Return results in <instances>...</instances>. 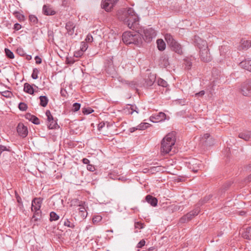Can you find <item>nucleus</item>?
<instances>
[{
	"label": "nucleus",
	"mask_w": 251,
	"mask_h": 251,
	"mask_svg": "<svg viewBox=\"0 0 251 251\" xmlns=\"http://www.w3.org/2000/svg\"><path fill=\"white\" fill-rule=\"evenodd\" d=\"M85 204V203L82 202L81 204H79V206H80V208H79V212L81 213V216L83 217H86L87 215V214L85 215L86 210L85 209L84 205Z\"/></svg>",
	"instance_id": "29"
},
{
	"label": "nucleus",
	"mask_w": 251,
	"mask_h": 251,
	"mask_svg": "<svg viewBox=\"0 0 251 251\" xmlns=\"http://www.w3.org/2000/svg\"><path fill=\"white\" fill-rule=\"evenodd\" d=\"M204 144L207 146H212L214 144V139L210 136L208 140H205Z\"/></svg>",
	"instance_id": "37"
},
{
	"label": "nucleus",
	"mask_w": 251,
	"mask_h": 251,
	"mask_svg": "<svg viewBox=\"0 0 251 251\" xmlns=\"http://www.w3.org/2000/svg\"><path fill=\"white\" fill-rule=\"evenodd\" d=\"M239 66L243 69L251 72V60H245L241 62Z\"/></svg>",
	"instance_id": "16"
},
{
	"label": "nucleus",
	"mask_w": 251,
	"mask_h": 251,
	"mask_svg": "<svg viewBox=\"0 0 251 251\" xmlns=\"http://www.w3.org/2000/svg\"><path fill=\"white\" fill-rule=\"evenodd\" d=\"M200 55L201 60L203 62H208L212 60L208 47L201 50H200Z\"/></svg>",
	"instance_id": "8"
},
{
	"label": "nucleus",
	"mask_w": 251,
	"mask_h": 251,
	"mask_svg": "<svg viewBox=\"0 0 251 251\" xmlns=\"http://www.w3.org/2000/svg\"><path fill=\"white\" fill-rule=\"evenodd\" d=\"M242 237L246 239L251 240V226L246 228V230L242 233Z\"/></svg>",
	"instance_id": "23"
},
{
	"label": "nucleus",
	"mask_w": 251,
	"mask_h": 251,
	"mask_svg": "<svg viewBox=\"0 0 251 251\" xmlns=\"http://www.w3.org/2000/svg\"><path fill=\"white\" fill-rule=\"evenodd\" d=\"M211 135L209 133H205L204 134L202 137H201V141L202 144H204L206 140H208Z\"/></svg>",
	"instance_id": "46"
},
{
	"label": "nucleus",
	"mask_w": 251,
	"mask_h": 251,
	"mask_svg": "<svg viewBox=\"0 0 251 251\" xmlns=\"http://www.w3.org/2000/svg\"><path fill=\"white\" fill-rule=\"evenodd\" d=\"M0 94L1 96L7 98H11L13 96L12 93L11 91L8 90L0 92Z\"/></svg>",
	"instance_id": "32"
},
{
	"label": "nucleus",
	"mask_w": 251,
	"mask_h": 251,
	"mask_svg": "<svg viewBox=\"0 0 251 251\" xmlns=\"http://www.w3.org/2000/svg\"><path fill=\"white\" fill-rule=\"evenodd\" d=\"M84 52L80 49L79 50L76 51L74 52V56L77 58L80 57L83 54Z\"/></svg>",
	"instance_id": "47"
},
{
	"label": "nucleus",
	"mask_w": 251,
	"mask_h": 251,
	"mask_svg": "<svg viewBox=\"0 0 251 251\" xmlns=\"http://www.w3.org/2000/svg\"><path fill=\"white\" fill-rule=\"evenodd\" d=\"M82 110L83 113L86 115L91 114L94 112V110L90 107L83 108Z\"/></svg>",
	"instance_id": "41"
},
{
	"label": "nucleus",
	"mask_w": 251,
	"mask_h": 251,
	"mask_svg": "<svg viewBox=\"0 0 251 251\" xmlns=\"http://www.w3.org/2000/svg\"><path fill=\"white\" fill-rule=\"evenodd\" d=\"M40 104L43 107H46L49 102V99L47 97L45 96H41L39 97Z\"/></svg>",
	"instance_id": "24"
},
{
	"label": "nucleus",
	"mask_w": 251,
	"mask_h": 251,
	"mask_svg": "<svg viewBox=\"0 0 251 251\" xmlns=\"http://www.w3.org/2000/svg\"><path fill=\"white\" fill-rule=\"evenodd\" d=\"M17 52L21 56H24L25 55L24 51L22 48H18Z\"/></svg>",
	"instance_id": "56"
},
{
	"label": "nucleus",
	"mask_w": 251,
	"mask_h": 251,
	"mask_svg": "<svg viewBox=\"0 0 251 251\" xmlns=\"http://www.w3.org/2000/svg\"><path fill=\"white\" fill-rule=\"evenodd\" d=\"M82 162L84 164H87L88 165V164H89L90 161L87 158H85L82 159Z\"/></svg>",
	"instance_id": "60"
},
{
	"label": "nucleus",
	"mask_w": 251,
	"mask_h": 251,
	"mask_svg": "<svg viewBox=\"0 0 251 251\" xmlns=\"http://www.w3.org/2000/svg\"><path fill=\"white\" fill-rule=\"evenodd\" d=\"M58 126L57 122L55 120H53L51 121L50 122H48V127L50 129H54L56 128Z\"/></svg>",
	"instance_id": "31"
},
{
	"label": "nucleus",
	"mask_w": 251,
	"mask_h": 251,
	"mask_svg": "<svg viewBox=\"0 0 251 251\" xmlns=\"http://www.w3.org/2000/svg\"><path fill=\"white\" fill-rule=\"evenodd\" d=\"M146 201L152 206H156L158 202V200L156 198L150 195L146 196Z\"/></svg>",
	"instance_id": "19"
},
{
	"label": "nucleus",
	"mask_w": 251,
	"mask_h": 251,
	"mask_svg": "<svg viewBox=\"0 0 251 251\" xmlns=\"http://www.w3.org/2000/svg\"><path fill=\"white\" fill-rule=\"evenodd\" d=\"M165 39L168 44L170 46L176 41L171 34L167 33L165 35Z\"/></svg>",
	"instance_id": "25"
},
{
	"label": "nucleus",
	"mask_w": 251,
	"mask_h": 251,
	"mask_svg": "<svg viewBox=\"0 0 251 251\" xmlns=\"http://www.w3.org/2000/svg\"><path fill=\"white\" fill-rule=\"evenodd\" d=\"M246 181L247 182H250L251 181V174L247 177Z\"/></svg>",
	"instance_id": "64"
},
{
	"label": "nucleus",
	"mask_w": 251,
	"mask_h": 251,
	"mask_svg": "<svg viewBox=\"0 0 251 251\" xmlns=\"http://www.w3.org/2000/svg\"><path fill=\"white\" fill-rule=\"evenodd\" d=\"M199 207H197L194 210L188 213L186 215L182 217L180 220V223H185L192 220L195 216L197 215L200 212Z\"/></svg>",
	"instance_id": "5"
},
{
	"label": "nucleus",
	"mask_w": 251,
	"mask_h": 251,
	"mask_svg": "<svg viewBox=\"0 0 251 251\" xmlns=\"http://www.w3.org/2000/svg\"><path fill=\"white\" fill-rule=\"evenodd\" d=\"M195 60V57L193 56H188L185 58L184 59L185 69L187 70H190L192 66V63Z\"/></svg>",
	"instance_id": "12"
},
{
	"label": "nucleus",
	"mask_w": 251,
	"mask_h": 251,
	"mask_svg": "<svg viewBox=\"0 0 251 251\" xmlns=\"http://www.w3.org/2000/svg\"><path fill=\"white\" fill-rule=\"evenodd\" d=\"M80 108V104L75 102L73 104L72 110L74 112L77 111Z\"/></svg>",
	"instance_id": "48"
},
{
	"label": "nucleus",
	"mask_w": 251,
	"mask_h": 251,
	"mask_svg": "<svg viewBox=\"0 0 251 251\" xmlns=\"http://www.w3.org/2000/svg\"><path fill=\"white\" fill-rule=\"evenodd\" d=\"M157 116L158 117V118H157V120L162 121L165 119L166 114L164 113L160 112Z\"/></svg>",
	"instance_id": "50"
},
{
	"label": "nucleus",
	"mask_w": 251,
	"mask_h": 251,
	"mask_svg": "<svg viewBox=\"0 0 251 251\" xmlns=\"http://www.w3.org/2000/svg\"><path fill=\"white\" fill-rule=\"evenodd\" d=\"M59 218V216L54 212H51L50 213V221H56Z\"/></svg>",
	"instance_id": "34"
},
{
	"label": "nucleus",
	"mask_w": 251,
	"mask_h": 251,
	"mask_svg": "<svg viewBox=\"0 0 251 251\" xmlns=\"http://www.w3.org/2000/svg\"><path fill=\"white\" fill-rule=\"evenodd\" d=\"M241 91L245 96H251V78L244 82L241 85Z\"/></svg>",
	"instance_id": "6"
},
{
	"label": "nucleus",
	"mask_w": 251,
	"mask_h": 251,
	"mask_svg": "<svg viewBox=\"0 0 251 251\" xmlns=\"http://www.w3.org/2000/svg\"><path fill=\"white\" fill-rule=\"evenodd\" d=\"M135 31L125 32L122 35V40L125 44H134L136 45H140L142 42V39L138 29L135 30Z\"/></svg>",
	"instance_id": "2"
},
{
	"label": "nucleus",
	"mask_w": 251,
	"mask_h": 251,
	"mask_svg": "<svg viewBox=\"0 0 251 251\" xmlns=\"http://www.w3.org/2000/svg\"><path fill=\"white\" fill-rule=\"evenodd\" d=\"M193 41L194 45L199 48L200 50L208 47L206 41L202 40L198 36H194Z\"/></svg>",
	"instance_id": "9"
},
{
	"label": "nucleus",
	"mask_w": 251,
	"mask_h": 251,
	"mask_svg": "<svg viewBox=\"0 0 251 251\" xmlns=\"http://www.w3.org/2000/svg\"><path fill=\"white\" fill-rule=\"evenodd\" d=\"M219 50L221 55L224 56L226 55V53L229 50L228 47L225 46H222L220 48Z\"/></svg>",
	"instance_id": "30"
},
{
	"label": "nucleus",
	"mask_w": 251,
	"mask_h": 251,
	"mask_svg": "<svg viewBox=\"0 0 251 251\" xmlns=\"http://www.w3.org/2000/svg\"><path fill=\"white\" fill-rule=\"evenodd\" d=\"M85 40L88 43H92L93 41V38L90 34H88L86 36Z\"/></svg>",
	"instance_id": "53"
},
{
	"label": "nucleus",
	"mask_w": 251,
	"mask_h": 251,
	"mask_svg": "<svg viewBox=\"0 0 251 251\" xmlns=\"http://www.w3.org/2000/svg\"><path fill=\"white\" fill-rule=\"evenodd\" d=\"M65 28L70 35H72L74 33L75 25L73 22H67L66 24Z\"/></svg>",
	"instance_id": "20"
},
{
	"label": "nucleus",
	"mask_w": 251,
	"mask_h": 251,
	"mask_svg": "<svg viewBox=\"0 0 251 251\" xmlns=\"http://www.w3.org/2000/svg\"><path fill=\"white\" fill-rule=\"evenodd\" d=\"M22 28V25L18 24L16 23L14 25V29L16 30H19Z\"/></svg>",
	"instance_id": "57"
},
{
	"label": "nucleus",
	"mask_w": 251,
	"mask_h": 251,
	"mask_svg": "<svg viewBox=\"0 0 251 251\" xmlns=\"http://www.w3.org/2000/svg\"><path fill=\"white\" fill-rule=\"evenodd\" d=\"M170 47L172 49L176 52L181 54L182 52V48L181 45L176 41H175L172 45H171Z\"/></svg>",
	"instance_id": "17"
},
{
	"label": "nucleus",
	"mask_w": 251,
	"mask_h": 251,
	"mask_svg": "<svg viewBox=\"0 0 251 251\" xmlns=\"http://www.w3.org/2000/svg\"><path fill=\"white\" fill-rule=\"evenodd\" d=\"M126 109L127 110H130L129 111L128 113L129 114H132L134 112H136V113H139L138 108L135 105H128Z\"/></svg>",
	"instance_id": "27"
},
{
	"label": "nucleus",
	"mask_w": 251,
	"mask_h": 251,
	"mask_svg": "<svg viewBox=\"0 0 251 251\" xmlns=\"http://www.w3.org/2000/svg\"><path fill=\"white\" fill-rule=\"evenodd\" d=\"M157 84L159 86H161L163 87H166L168 86L167 82L162 78H159L157 80Z\"/></svg>",
	"instance_id": "36"
},
{
	"label": "nucleus",
	"mask_w": 251,
	"mask_h": 251,
	"mask_svg": "<svg viewBox=\"0 0 251 251\" xmlns=\"http://www.w3.org/2000/svg\"><path fill=\"white\" fill-rule=\"evenodd\" d=\"M118 0H102L101 8L107 12L110 11Z\"/></svg>",
	"instance_id": "7"
},
{
	"label": "nucleus",
	"mask_w": 251,
	"mask_h": 251,
	"mask_svg": "<svg viewBox=\"0 0 251 251\" xmlns=\"http://www.w3.org/2000/svg\"><path fill=\"white\" fill-rule=\"evenodd\" d=\"M250 47H251V41L241 40L239 50H247Z\"/></svg>",
	"instance_id": "21"
},
{
	"label": "nucleus",
	"mask_w": 251,
	"mask_h": 251,
	"mask_svg": "<svg viewBox=\"0 0 251 251\" xmlns=\"http://www.w3.org/2000/svg\"><path fill=\"white\" fill-rule=\"evenodd\" d=\"M43 199L41 198H35L32 201L31 209L38 213V211L40 210L42 203Z\"/></svg>",
	"instance_id": "11"
},
{
	"label": "nucleus",
	"mask_w": 251,
	"mask_h": 251,
	"mask_svg": "<svg viewBox=\"0 0 251 251\" xmlns=\"http://www.w3.org/2000/svg\"><path fill=\"white\" fill-rule=\"evenodd\" d=\"M148 126V124L146 123H141L138 126H137L136 129H139V130H144L146 129Z\"/></svg>",
	"instance_id": "40"
},
{
	"label": "nucleus",
	"mask_w": 251,
	"mask_h": 251,
	"mask_svg": "<svg viewBox=\"0 0 251 251\" xmlns=\"http://www.w3.org/2000/svg\"><path fill=\"white\" fill-rule=\"evenodd\" d=\"M17 202L20 204H22V201L21 198L19 196L16 197Z\"/></svg>",
	"instance_id": "63"
},
{
	"label": "nucleus",
	"mask_w": 251,
	"mask_h": 251,
	"mask_svg": "<svg viewBox=\"0 0 251 251\" xmlns=\"http://www.w3.org/2000/svg\"><path fill=\"white\" fill-rule=\"evenodd\" d=\"M238 137L245 141H248L251 139V131H245L239 134Z\"/></svg>",
	"instance_id": "15"
},
{
	"label": "nucleus",
	"mask_w": 251,
	"mask_h": 251,
	"mask_svg": "<svg viewBox=\"0 0 251 251\" xmlns=\"http://www.w3.org/2000/svg\"><path fill=\"white\" fill-rule=\"evenodd\" d=\"M88 46L87 44L85 43V42H82L81 43V47L80 48V49L83 52H84L88 48Z\"/></svg>",
	"instance_id": "54"
},
{
	"label": "nucleus",
	"mask_w": 251,
	"mask_h": 251,
	"mask_svg": "<svg viewBox=\"0 0 251 251\" xmlns=\"http://www.w3.org/2000/svg\"><path fill=\"white\" fill-rule=\"evenodd\" d=\"M205 94V92L202 90L198 93L195 94L196 97H202Z\"/></svg>",
	"instance_id": "55"
},
{
	"label": "nucleus",
	"mask_w": 251,
	"mask_h": 251,
	"mask_svg": "<svg viewBox=\"0 0 251 251\" xmlns=\"http://www.w3.org/2000/svg\"><path fill=\"white\" fill-rule=\"evenodd\" d=\"M87 169L88 170L93 172L95 170V167L92 165L88 164L87 166Z\"/></svg>",
	"instance_id": "58"
},
{
	"label": "nucleus",
	"mask_w": 251,
	"mask_h": 251,
	"mask_svg": "<svg viewBox=\"0 0 251 251\" xmlns=\"http://www.w3.org/2000/svg\"><path fill=\"white\" fill-rule=\"evenodd\" d=\"M46 115L47 117V120L48 122H50L51 121L54 120L53 116H52L50 110H48L46 111Z\"/></svg>",
	"instance_id": "45"
},
{
	"label": "nucleus",
	"mask_w": 251,
	"mask_h": 251,
	"mask_svg": "<svg viewBox=\"0 0 251 251\" xmlns=\"http://www.w3.org/2000/svg\"><path fill=\"white\" fill-rule=\"evenodd\" d=\"M19 108L21 111H25L27 108V105L24 102H20L19 104Z\"/></svg>",
	"instance_id": "44"
},
{
	"label": "nucleus",
	"mask_w": 251,
	"mask_h": 251,
	"mask_svg": "<svg viewBox=\"0 0 251 251\" xmlns=\"http://www.w3.org/2000/svg\"><path fill=\"white\" fill-rule=\"evenodd\" d=\"M24 91L30 95H33L34 92L33 87L28 83L24 84Z\"/></svg>",
	"instance_id": "22"
},
{
	"label": "nucleus",
	"mask_w": 251,
	"mask_h": 251,
	"mask_svg": "<svg viewBox=\"0 0 251 251\" xmlns=\"http://www.w3.org/2000/svg\"><path fill=\"white\" fill-rule=\"evenodd\" d=\"M134 226L135 228L142 229L144 227L143 224L139 222L135 223Z\"/></svg>",
	"instance_id": "52"
},
{
	"label": "nucleus",
	"mask_w": 251,
	"mask_h": 251,
	"mask_svg": "<svg viewBox=\"0 0 251 251\" xmlns=\"http://www.w3.org/2000/svg\"><path fill=\"white\" fill-rule=\"evenodd\" d=\"M43 13L46 15H54L56 12L50 6L45 5L43 7Z\"/></svg>",
	"instance_id": "14"
},
{
	"label": "nucleus",
	"mask_w": 251,
	"mask_h": 251,
	"mask_svg": "<svg viewBox=\"0 0 251 251\" xmlns=\"http://www.w3.org/2000/svg\"><path fill=\"white\" fill-rule=\"evenodd\" d=\"M29 20L32 25H35L37 24L38 23L37 18L33 15H29Z\"/></svg>",
	"instance_id": "35"
},
{
	"label": "nucleus",
	"mask_w": 251,
	"mask_h": 251,
	"mask_svg": "<svg viewBox=\"0 0 251 251\" xmlns=\"http://www.w3.org/2000/svg\"><path fill=\"white\" fill-rule=\"evenodd\" d=\"M138 30L142 39L143 38L146 42H151L156 35L155 30L151 27L146 29L140 28Z\"/></svg>",
	"instance_id": "4"
},
{
	"label": "nucleus",
	"mask_w": 251,
	"mask_h": 251,
	"mask_svg": "<svg viewBox=\"0 0 251 251\" xmlns=\"http://www.w3.org/2000/svg\"><path fill=\"white\" fill-rule=\"evenodd\" d=\"M35 60L36 61V64H41L42 62L41 58L40 57H39L38 56H35Z\"/></svg>",
	"instance_id": "59"
},
{
	"label": "nucleus",
	"mask_w": 251,
	"mask_h": 251,
	"mask_svg": "<svg viewBox=\"0 0 251 251\" xmlns=\"http://www.w3.org/2000/svg\"><path fill=\"white\" fill-rule=\"evenodd\" d=\"M102 220V217L100 215H95L93 217L92 221L94 224H97Z\"/></svg>",
	"instance_id": "39"
},
{
	"label": "nucleus",
	"mask_w": 251,
	"mask_h": 251,
	"mask_svg": "<svg viewBox=\"0 0 251 251\" xmlns=\"http://www.w3.org/2000/svg\"><path fill=\"white\" fill-rule=\"evenodd\" d=\"M156 79V75L153 74H150L147 78L145 79V85L146 86H151L154 83Z\"/></svg>",
	"instance_id": "13"
},
{
	"label": "nucleus",
	"mask_w": 251,
	"mask_h": 251,
	"mask_svg": "<svg viewBox=\"0 0 251 251\" xmlns=\"http://www.w3.org/2000/svg\"><path fill=\"white\" fill-rule=\"evenodd\" d=\"M157 48L159 50H163L165 49L166 44L162 39H158L156 41Z\"/></svg>",
	"instance_id": "26"
},
{
	"label": "nucleus",
	"mask_w": 251,
	"mask_h": 251,
	"mask_svg": "<svg viewBox=\"0 0 251 251\" xmlns=\"http://www.w3.org/2000/svg\"><path fill=\"white\" fill-rule=\"evenodd\" d=\"M176 138L174 133H168L162 140L161 151L164 154L169 153L175 145Z\"/></svg>",
	"instance_id": "3"
},
{
	"label": "nucleus",
	"mask_w": 251,
	"mask_h": 251,
	"mask_svg": "<svg viewBox=\"0 0 251 251\" xmlns=\"http://www.w3.org/2000/svg\"><path fill=\"white\" fill-rule=\"evenodd\" d=\"M15 16L18 19L20 22L23 21L25 20V17L24 15L18 11H15L13 13Z\"/></svg>",
	"instance_id": "33"
},
{
	"label": "nucleus",
	"mask_w": 251,
	"mask_h": 251,
	"mask_svg": "<svg viewBox=\"0 0 251 251\" xmlns=\"http://www.w3.org/2000/svg\"><path fill=\"white\" fill-rule=\"evenodd\" d=\"M64 225L69 227L74 228L75 226L73 224L71 223L68 219L66 220L64 222Z\"/></svg>",
	"instance_id": "49"
},
{
	"label": "nucleus",
	"mask_w": 251,
	"mask_h": 251,
	"mask_svg": "<svg viewBox=\"0 0 251 251\" xmlns=\"http://www.w3.org/2000/svg\"><path fill=\"white\" fill-rule=\"evenodd\" d=\"M25 117L26 119L31 121L34 124L39 125L40 120L35 116L31 115L30 113H26L25 115Z\"/></svg>",
	"instance_id": "18"
},
{
	"label": "nucleus",
	"mask_w": 251,
	"mask_h": 251,
	"mask_svg": "<svg viewBox=\"0 0 251 251\" xmlns=\"http://www.w3.org/2000/svg\"><path fill=\"white\" fill-rule=\"evenodd\" d=\"M17 131L19 135L22 138H25L28 134L27 127L21 123L18 125Z\"/></svg>",
	"instance_id": "10"
},
{
	"label": "nucleus",
	"mask_w": 251,
	"mask_h": 251,
	"mask_svg": "<svg viewBox=\"0 0 251 251\" xmlns=\"http://www.w3.org/2000/svg\"><path fill=\"white\" fill-rule=\"evenodd\" d=\"M211 197H212V196L210 195L205 197L202 200H201V201H200L198 204L201 205L203 203L207 202L211 199Z\"/></svg>",
	"instance_id": "42"
},
{
	"label": "nucleus",
	"mask_w": 251,
	"mask_h": 251,
	"mask_svg": "<svg viewBox=\"0 0 251 251\" xmlns=\"http://www.w3.org/2000/svg\"><path fill=\"white\" fill-rule=\"evenodd\" d=\"M142 251H157V249L154 247H152L150 248L148 250H143Z\"/></svg>",
	"instance_id": "61"
},
{
	"label": "nucleus",
	"mask_w": 251,
	"mask_h": 251,
	"mask_svg": "<svg viewBox=\"0 0 251 251\" xmlns=\"http://www.w3.org/2000/svg\"><path fill=\"white\" fill-rule=\"evenodd\" d=\"M5 52L6 56L10 59H13L14 58V55L13 53L9 49H5Z\"/></svg>",
	"instance_id": "38"
},
{
	"label": "nucleus",
	"mask_w": 251,
	"mask_h": 251,
	"mask_svg": "<svg viewBox=\"0 0 251 251\" xmlns=\"http://www.w3.org/2000/svg\"><path fill=\"white\" fill-rule=\"evenodd\" d=\"M39 72V70L37 68H34L33 70V73L31 75V77L33 79H36L38 78V74Z\"/></svg>",
	"instance_id": "43"
},
{
	"label": "nucleus",
	"mask_w": 251,
	"mask_h": 251,
	"mask_svg": "<svg viewBox=\"0 0 251 251\" xmlns=\"http://www.w3.org/2000/svg\"><path fill=\"white\" fill-rule=\"evenodd\" d=\"M125 24L133 30H137L139 25V18L132 8H128L123 16L120 17Z\"/></svg>",
	"instance_id": "1"
},
{
	"label": "nucleus",
	"mask_w": 251,
	"mask_h": 251,
	"mask_svg": "<svg viewBox=\"0 0 251 251\" xmlns=\"http://www.w3.org/2000/svg\"><path fill=\"white\" fill-rule=\"evenodd\" d=\"M145 241L144 239H142L137 244L136 247L137 248H141L144 246H145Z\"/></svg>",
	"instance_id": "51"
},
{
	"label": "nucleus",
	"mask_w": 251,
	"mask_h": 251,
	"mask_svg": "<svg viewBox=\"0 0 251 251\" xmlns=\"http://www.w3.org/2000/svg\"><path fill=\"white\" fill-rule=\"evenodd\" d=\"M105 125L104 123H100L98 125V129L100 130Z\"/></svg>",
	"instance_id": "62"
},
{
	"label": "nucleus",
	"mask_w": 251,
	"mask_h": 251,
	"mask_svg": "<svg viewBox=\"0 0 251 251\" xmlns=\"http://www.w3.org/2000/svg\"><path fill=\"white\" fill-rule=\"evenodd\" d=\"M161 64L164 67H166L169 65L168 57L167 55L162 56L160 59Z\"/></svg>",
	"instance_id": "28"
}]
</instances>
